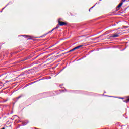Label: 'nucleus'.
<instances>
[{
    "label": "nucleus",
    "mask_w": 129,
    "mask_h": 129,
    "mask_svg": "<svg viewBox=\"0 0 129 129\" xmlns=\"http://www.w3.org/2000/svg\"><path fill=\"white\" fill-rule=\"evenodd\" d=\"M72 51H74V50H73L72 49H71V50H70L69 51V52H72Z\"/></svg>",
    "instance_id": "obj_7"
},
{
    "label": "nucleus",
    "mask_w": 129,
    "mask_h": 129,
    "mask_svg": "<svg viewBox=\"0 0 129 129\" xmlns=\"http://www.w3.org/2000/svg\"><path fill=\"white\" fill-rule=\"evenodd\" d=\"M2 129H5V127H3Z\"/></svg>",
    "instance_id": "obj_9"
},
{
    "label": "nucleus",
    "mask_w": 129,
    "mask_h": 129,
    "mask_svg": "<svg viewBox=\"0 0 129 129\" xmlns=\"http://www.w3.org/2000/svg\"><path fill=\"white\" fill-rule=\"evenodd\" d=\"M123 2H121L117 6V8H120L122 6Z\"/></svg>",
    "instance_id": "obj_4"
},
{
    "label": "nucleus",
    "mask_w": 129,
    "mask_h": 129,
    "mask_svg": "<svg viewBox=\"0 0 129 129\" xmlns=\"http://www.w3.org/2000/svg\"><path fill=\"white\" fill-rule=\"evenodd\" d=\"M59 24L60 26H64V25H66L65 22H60V21H59Z\"/></svg>",
    "instance_id": "obj_3"
},
{
    "label": "nucleus",
    "mask_w": 129,
    "mask_h": 129,
    "mask_svg": "<svg viewBox=\"0 0 129 129\" xmlns=\"http://www.w3.org/2000/svg\"><path fill=\"white\" fill-rule=\"evenodd\" d=\"M124 102H129V98H128L126 101H124Z\"/></svg>",
    "instance_id": "obj_6"
},
{
    "label": "nucleus",
    "mask_w": 129,
    "mask_h": 129,
    "mask_svg": "<svg viewBox=\"0 0 129 129\" xmlns=\"http://www.w3.org/2000/svg\"><path fill=\"white\" fill-rule=\"evenodd\" d=\"M118 36H119L118 34H112V38H117V37Z\"/></svg>",
    "instance_id": "obj_2"
},
{
    "label": "nucleus",
    "mask_w": 129,
    "mask_h": 129,
    "mask_svg": "<svg viewBox=\"0 0 129 129\" xmlns=\"http://www.w3.org/2000/svg\"><path fill=\"white\" fill-rule=\"evenodd\" d=\"M122 2H125V0H122Z\"/></svg>",
    "instance_id": "obj_8"
},
{
    "label": "nucleus",
    "mask_w": 129,
    "mask_h": 129,
    "mask_svg": "<svg viewBox=\"0 0 129 129\" xmlns=\"http://www.w3.org/2000/svg\"><path fill=\"white\" fill-rule=\"evenodd\" d=\"M58 28H59V27L56 26V27H55V28H53V29L52 30V31H54L55 29H58Z\"/></svg>",
    "instance_id": "obj_5"
},
{
    "label": "nucleus",
    "mask_w": 129,
    "mask_h": 129,
    "mask_svg": "<svg viewBox=\"0 0 129 129\" xmlns=\"http://www.w3.org/2000/svg\"><path fill=\"white\" fill-rule=\"evenodd\" d=\"M82 47H83V45H79V46L74 48L73 49H72V50L74 51L75 50H77V49H79V48H81Z\"/></svg>",
    "instance_id": "obj_1"
}]
</instances>
